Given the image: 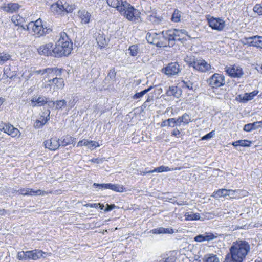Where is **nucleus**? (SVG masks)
Masks as SVG:
<instances>
[{
  "label": "nucleus",
  "instance_id": "nucleus-41",
  "mask_svg": "<svg viewBox=\"0 0 262 262\" xmlns=\"http://www.w3.org/2000/svg\"><path fill=\"white\" fill-rule=\"evenodd\" d=\"M171 20L173 22L178 23L181 20V12L178 10H176L172 16Z\"/></svg>",
  "mask_w": 262,
  "mask_h": 262
},
{
  "label": "nucleus",
  "instance_id": "nucleus-20",
  "mask_svg": "<svg viewBox=\"0 0 262 262\" xmlns=\"http://www.w3.org/2000/svg\"><path fill=\"white\" fill-rule=\"evenodd\" d=\"M216 236L211 233H205L203 234H200L194 237V241L197 242H203L204 241H210L214 239Z\"/></svg>",
  "mask_w": 262,
  "mask_h": 262
},
{
  "label": "nucleus",
  "instance_id": "nucleus-61",
  "mask_svg": "<svg viewBox=\"0 0 262 262\" xmlns=\"http://www.w3.org/2000/svg\"><path fill=\"white\" fill-rule=\"evenodd\" d=\"M75 102L74 100H73L72 101H70L69 102L68 105H67L68 107V111L70 110L72 107H73L75 105Z\"/></svg>",
  "mask_w": 262,
  "mask_h": 262
},
{
  "label": "nucleus",
  "instance_id": "nucleus-55",
  "mask_svg": "<svg viewBox=\"0 0 262 262\" xmlns=\"http://www.w3.org/2000/svg\"><path fill=\"white\" fill-rule=\"evenodd\" d=\"M165 172L164 166H161L160 167L155 168L152 170H150L149 171V172Z\"/></svg>",
  "mask_w": 262,
  "mask_h": 262
},
{
  "label": "nucleus",
  "instance_id": "nucleus-45",
  "mask_svg": "<svg viewBox=\"0 0 262 262\" xmlns=\"http://www.w3.org/2000/svg\"><path fill=\"white\" fill-rule=\"evenodd\" d=\"M75 9L74 5H69L67 3H64V12L72 13L73 11Z\"/></svg>",
  "mask_w": 262,
  "mask_h": 262
},
{
  "label": "nucleus",
  "instance_id": "nucleus-39",
  "mask_svg": "<svg viewBox=\"0 0 262 262\" xmlns=\"http://www.w3.org/2000/svg\"><path fill=\"white\" fill-rule=\"evenodd\" d=\"M178 88L177 86H170L169 87L168 90L166 92V95L168 96H173L175 97H178L177 92Z\"/></svg>",
  "mask_w": 262,
  "mask_h": 262
},
{
  "label": "nucleus",
  "instance_id": "nucleus-31",
  "mask_svg": "<svg viewBox=\"0 0 262 262\" xmlns=\"http://www.w3.org/2000/svg\"><path fill=\"white\" fill-rule=\"evenodd\" d=\"M152 232L154 234H172L173 233V230L172 228H164L160 227L152 230Z\"/></svg>",
  "mask_w": 262,
  "mask_h": 262
},
{
  "label": "nucleus",
  "instance_id": "nucleus-23",
  "mask_svg": "<svg viewBox=\"0 0 262 262\" xmlns=\"http://www.w3.org/2000/svg\"><path fill=\"white\" fill-rule=\"evenodd\" d=\"M49 98L43 97L39 96L38 98H33L31 99L32 106L35 107L36 106H41L47 103L48 100Z\"/></svg>",
  "mask_w": 262,
  "mask_h": 262
},
{
  "label": "nucleus",
  "instance_id": "nucleus-62",
  "mask_svg": "<svg viewBox=\"0 0 262 262\" xmlns=\"http://www.w3.org/2000/svg\"><path fill=\"white\" fill-rule=\"evenodd\" d=\"M47 104H48V106L51 108L55 106V108H56V103H55V101H50L48 99Z\"/></svg>",
  "mask_w": 262,
  "mask_h": 262
},
{
  "label": "nucleus",
  "instance_id": "nucleus-7",
  "mask_svg": "<svg viewBox=\"0 0 262 262\" xmlns=\"http://www.w3.org/2000/svg\"><path fill=\"white\" fill-rule=\"evenodd\" d=\"M148 42L155 44L157 47H165L166 43L162 41L161 32L160 33L148 32L146 36Z\"/></svg>",
  "mask_w": 262,
  "mask_h": 262
},
{
  "label": "nucleus",
  "instance_id": "nucleus-59",
  "mask_svg": "<svg viewBox=\"0 0 262 262\" xmlns=\"http://www.w3.org/2000/svg\"><path fill=\"white\" fill-rule=\"evenodd\" d=\"M8 124L4 123L2 122H0V130L4 131V132L6 133L7 130H5V128L6 127H8Z\"/></svg>",
  "mask_w": 262,
  "mask_h": 262
},
{
  "label": "nucleus",
  "instance_id": "nucleus-4",
  "mask_svg": "<svg viewBox=\"0 0 262 262\" xmlns=\"http://www.w3.org/2000/svg\"><path fill=\"white\" fill-rule=\"evenodd\" d=\"M51 77L50 78H51ZM52 78L48 80L45 84V88H49L50 91L55 92L58 90L62 89L64 86V80L61 78L57 76L52 77Z\"/></svg>",
  "mask_w": 262,
  "mask_h": 262
},
{
  "label": "nucleus",
  "instance_id": "nucleus-22",
  "mask_svg": "<svg viewBox=\"0 0 262 262\" xmlns=\"http://www.w3.org/2000/svg\"><path fill=\"white\" fill-rule=\"evenodd\" d=\"M132 7V6L126 1L121 0L120 4L118 6L117 10L124 16Z\"/></svg>",
  "mask_w": 262,
  "mask_h": 262
},
{
  "label": "nucleus",
  "instance_id": "nucleus-52",
  "mask_svg": "<svg viewBox=\"0 0 262 262\" xmlns=\"http://www.w3.org/2000/svg\"><path fill=\"white\" fill-rule=\"evenodd\" d=\"M182 82L183 83V86L184 87H186L187 88V89H189V90H192L193 89V83L190 82V81L189 80H183L182 81Z\"/></svg>",
  "mask_w": 262,
  "mask_h": 262
},
{
  "label": "nucleus",
  "instance_id": "nucleus-29",
  "mask_svg": "<svg viewBox=\"0 0 262 262\" xmlns=\"http://www.w3.org/2000/svg\"><path fill=\"white\" fill-rule=\"evenodd\" d=\"M50 113V112L49 111L46 117L41 116L39 119L36 120L34 124V127L35 128H39L43 126L49 120Z\"/></svg>",
  "mask_w": 262,
  "mask_h": 262
},
{
  "label": "nucleus",
  "instance_id": "nucleus-46",
  "mask_svg": "<svg viewBox=\"0 0 262 262\" xmlns=\"http://www.w3.org/2000/svg\"><path fill=\"white\" fill-rule=\"evenodd\" d=\"M181 120H182L183 124H188L189 122H191V117L189 115L185 113L181 116Z\"/></svg>",
  "mask_w": 262,
  "mask_h": 262
},
{
  "label": "nucleus",
  "instance_id": "nucleus-6",
  "mask_svg": "<svg viewBox=\"0 0 262 262\" xmlns=\"http://www.w3.org/2000/svg\"><path fill=\"white\" fill-rule=\"evenodd\" d=\"M162 41L166 43L165 46H173L176 40H181L180 38H177L174 30H168L166 31L161 32Z\"/></svg>",
  "mask_w": 262,
  "mask_h": 262
},
{
  "label": "nucleus",
  "instance_id": "nucleus-49",
  "mask_svg": "<svg viewBox=\"0 0 262 262\" xmlns=\"http://www.w3.org/2000/svg\"><path fill=\"white\" fill-rule=\"evenodd\" d=\"M253 10L254 12L257 13L259 15H262V6L261 4H256L254 6Z\"/></svg>",
  "mask_w": 262,
  "mask_h": 262
},
{
  "label": "nucleus",
  "instance_id": "nucleus-30",
  "mask_svg": "<svg viewBox=\"0 0 262 262\" xmlns=\"http://www.w3.org/2000/svg\"><path fill=\"white\" fill-rule=\"evenodd\" d=\"M147 19L154 25H159L163 20V19L161 16H158L156 14L148 15Z\"/></svg>",
  "mask_w": 262,
  "mask_h": 262
},
{
  "label": "nucleus",
  "instance_id": "nucleus-17",
  "mask_svg": "<svg viewBox=\"0 0 262 262\" xmlns=\"http://www.w3.org/2000/svg\"><path fill=\"white\" fill-rule=\"evenodd\" d=\"M235 191L231 189H220L213 192L212 196L215 198L226 197L227 196H233Z\"/></svg>",
  "mask_w": 262,
  "mask_h": 262
},
{
  "label": "nucleus",
  "instance_id": "nucleus-14",
  "mask_svg": "<svg viewBox=\"0 0 262 262\" xmlns=\"http://www.w3.org/2000/svg\"><path fill=\"white\" fill-rule=\"evenodd\" d=\"M53 46V45L52 43L42 45L38 49V52L40 55L54 56V52L53 51L54 48Z\"/></svg>",
  "mask_w": 262,
  "mask_h": 262
},
{
  "label": "nucleus",
  "instance_id": "nucleus-44",
  "mask_svg": "<svg viewBox=\"0 0 262 262\" xmlns=\"http://www.w3.org/2000/svg\"><path fill=\"white\" fill-rule=\"evenodd\" d=\"M10 58V56L8 53H0V64H4L6 61L8 60Z\"/></svg>",
  "mask_w": 262,
  "mask_h": 262
},
{
  "label": "nucleus",
  "instance_id": "nucleus-43",
  "mask_svg": "<svg viewBox=\"0 0 262 262\" xmlns=\"http://www.w3.org/2000/svg\"><path fill=\"white\" fill-rule=\"evenodd\" d=\"M177 38H180L181 40L184 38L183 36H187V32L184 29H174Z\"/></svg>",
  "mask_w": 262,
  "mask_h": 262
},
{
  "label": "nucleus",
  "instance_id": "nucleus-12",
  "mask_svg": "<svg viewBox=\"0 0 262 262\" xmlns=\"http://www.w3.org/2000/svg\"><path fill=\"white\" fill-rule=\"evenodd\" d=\"M208 23L210 27L217 31H222L225 27V21L220 18L212 17L208 19Z\"/></svg>",
  "mask_w": 262,
  "mask_h": 262
},
{
  "label": "nucleus",
  "instance_id": "nucleus-32",
  "mask_svg": "<svg viewBox=\"0 0 262 262\" xmlns=\"http://www.w3.org/2000/svg\"><path fill=\"white\" fill-rule=\"evenodd\" d=\"M203 262H220V260L216 255L208 254L203 258Z\"/></svg>",
  "mask_w": 262,
  "mask_h": 262
},
{
  "label": "nucleus",
  "instance_id": "nucleus-16",
  "mask_svg": "<svg viewBox=\"0 0 262 262\" xmlns=\"http://www.w3.org/2000/svg\"><path fill=\"white\" fill-rule=\"evenodd\" d=\"M43 143L45 147L51 150H55L60 146L59 140L56 137L51 138L50 139L45 141Z\"/></svg>",
  "mask_w": 262,
  "mask_h": 262
},
{
  "label": "nucleus",
  "instance_id": "nucleus-37",
  "mask_svg": "<svg viewBox=\"0 0 262 262\" xmlns=\"http://www.w3.org/2000/svg\"><path fill=\"white\" fill-rule=\"evenodd\" d=\"M258 93L257 91H253L250 93H245L243 98H241L243 102L252 100Z\"/></svg>",
  "mask_w": 262,
  "mask_h": 262
},
{
  "label": "nucleus",
  "instance_id": "nucleus-60",
  "mask_svg": "<svg viewBox=\"0 0 262 262\" xmlns=\"http://www.w3.org/2000/svg\"><path fill=\"white\" fill-rule=\"evenodd\" d=\"M115 207L116 206L114 204H112V205L107 204V207L104 209V211H105V212L110 211L112 210L113 209L115 208Z\"/></svg>",
  "mask_w": 262,
  "mask_h": 262
},
{
  "label": "nucleus",
  "instance_id": "nucleus-36",
  "mask_svg": "<svg viewBox=\"0 0 262 262\" xmlns=\"http://www.w3.org/2000/svg\"><path fill=\"white\" fill-rule=\"evenodd\" d=\"M251 143V142L250 141L247 140H240L233 142L232 145L235 147L237 146H241L242 147H249Z\"/></svg>",
  "mask_w": 262,
  "mask_h": 262
},
{
  "label": "nucleus",
  "instance_id": "nucleus-3",
  "mask_svg": "<svg viewBox=\"0 0 262 262\" xmlns=\"http://www.w3.org/2000/svg\"><path fill=\"white\" fill-rule=\"evenodd\" d=\"M27 30L29 32L34 33V35L37 37H39L49 33L51 30L44 28L42 25V21L38 19L35 21H31L27 26Z\"/></svg>",
  "mask_w": 262,
  "mask_h": 262
},
{
  "label": "nucleus",
  "instance_id": "nucleus-2",
  "mask_svg": "<svg viewBox=\"0 0 262 262\" xmlns=\"http://www.w3.org/2000/svg\"><path fill=\"white\" fill-rule=\"evenodd\" d=\"M72 49V43L69 41L67 34L65 32H61L60 38L57 41L55 47L54 48V56L61 57L68 56Z\"/></svg>",
  "mask_w": 262,
  "mask_h": 262
},
{
  "label": "nucleus",
  "instance_id": "nucleus-13",
  "mask_svg": "<svg viewBox=\"0 0 262 262\" xmlns=\"http://www.w3.org/2000/svg\"><path fill=\"white\" fill-rule=\"evenodd\" d=\"M140 14L141 13L140 11L132 6L125 13L124 17L129 21H136L140 17Z\"/></svg>",
  "mask_w": 262,
  "mask_h": 262
},
{
  "label": "nucleus",
  "instance_id": "nucleus-42",
  "mask_svg": "<svg viewBox=\"0 0 262 262\" xmlns=\"http://www.w3.org/2000/svg\"><path fill=\"white\" fill-rule=\"evenodd\" d=\"M152 88L153 87L151 86L149 88H148V89H145V90L141 91V92L136 93L133 96V98L135 99H138V98L142 97L145 94H146L147 93L149 92L152 89Z\"/></svg>",
  "mask_w": 262,
  "mask_h": 262
},
{
  "label": "nucleus",
  "instance_id": "nucleus-9",
  "mask_svg": "<svg viewBox=\"0 0 262 262\" xmlns=\"http://www.w3.org/2000/svg\"><path fill=\"white\" fill-rule=\"evenodd\" d=\"M208 84L213 88L223 86L225 84V77L221 74L215 73L207 81Z\"/></svg>",
  "mask_w": 262,
  "mask_h": 262
},
{
  "label": "nucleus",
  "instance_id": "nucleus-26",
  "mask_svg": "<svg viewBox=\"0 0 262 262\" xmlns=\"http://www.w3.org/2000/svg\"><path fill=\"white\" fill-rule=\"evenodd\" d=\"M85 146L90 149L93 147H96L99 146L97 142L94 141H89L87 140H83L79 141L77 144V146Z\"/></svg>",
  "mask_w": 262,
  "mask_h": 262
},
{
  "label": "nucleus",
  "instance_id": "nucleus-47",
  "mask_svg": "<svg viewBox=\"0 0 262 262\" xmlns=\"http://www.w3.org/2000/svg\"><path fill=\"white\" fill-rule=\"evenodd\" d=\"M107 4L117 9L118 6L120 4L121 0H106Z\"/></svg>",
  "mask_w": 262,
  "mask_h": 262
},
{
  "label": "nucleus",
  "instance_id": "nucleus-24",
  "mask_svg": "<svg viewBox=\"0 0 262 262\" xmlns=\"http://www.w3.org/2000/svg\"><path fill=\"white\" fill-rule=\"evenodd\" d=\"M78 16L81 19V23L88 24L91 18V14L85 10H80L78 12Z\"/></svg>",
  "mask_w": 262,
  "mask_h": 262
},
{
  "label": "nucleus",
  "instance_id": "nucleus-58",
  "mask_svg": "<svg viewBox=\"0 0 262 262\" xmlns=\"http://www.w3.org/2000/svg\"><path fill=\"white\" fill-rule=\"evenodd\" d=\"M20 16H13L12 17V21L16 25H18L19 24H20Z\"/></svg>",
  "mask_w": 262,
  "mask_h": 262
},
{
  "label": "nucleus",
  "instance_id": "nucleus-63",
  "mask_svg": "<svg viewBox=\"0 0 262 262\" xmlns=\"http://www.w3.org/2000/svg\"><path fill=\"white\" fill-rule=\"evenodd\" d=\"M102 159H98V158H93L91 160V161L93 163H101L103 162Z\"/></svg>",
  "mask_w": 262,
  "mask_h": 262
},
{
  "label": "nucleus",
  "instance_id": "nucleus-57",
  "mask_svg": "<svg viewBox=\"0 0 262 262\" xmlns=\"http://www.w3.org/2000/svg\"><path fill=\"white\" fill-rule=\"evenodd\" d=\"M93 186H94L95 187H99V188L101 189H107V184H98L95 183L93 184Z\"/></svg>",
  "mask_w": 262,
  "mask_h": 262
},
{
  "label": "nucleus",
  "instance_id": "nucleus-40",
  "mask_svg": "<svg viewBox=\"0 0 262 262\" xmlns=\"http://www.w3.org/2000/svg\"><path fill=\"white\" fill-rule=\"evenodd\" d=\"M55 103H56V109L57 110H63L67 105V102L64 99L56 100Z\"/></svg>",
  "mask_w": 262,
  "mask_h": 262
},
{
  "label": "nucleus",
  "instance_id": "nucleus-53",
  "mask_svg": "<svg viewBox=\"0 0 262 262\" xmlns=\"http://www.w3.org/2000/svg\"><path fill=\"white\" fill-rule=\"evenodd\" d=\"M176 258L174 255L171 254L169 256L165 259H163L160 262H176Z\"/></svg>",
  "mask_w": 262,
  "mask_h": 262
},
{
  "label": "nucleus",
  "instance_id": "nucleus-1",
  "mask_svg": "<svg viewBox=\"0 0 262 262\" xmlns=\"http://www.w3.org/2000/svg\"><path fill=\"white\" fill-rule=\"evenodd\" d=\"M251 249L250 245L245 240L238 239L233 242L229 248L226 259L230 262H243Z\"/></svg>",
  "mask_w": 262,
  "mask_h": 262
},
{
  "label": "nucleus",
  "instance_id": "nucleus-50",
  "mask_svg": "<svg viewBox=\"0 0 262 262\" xmlns=\"http://www.w3.org/2000/svg\"><path fill=\"white\" fill-rule=\"evenodd\" d=\"M116 71L114 68H113L110 70L109 73L108 74L107 77L113 81L115 80L116 78Z\"/></svg>",
  "mask_w": 262,
  "mask_h": 262
},
{
  "label": "nucleus",
  "instance_id": "nucleus-21",
  "mask_svg": "<svg viewBox=\"0 0 262 262\" xmlns=\"http://www.w3.org/2000/svg\"><path fill=\"white\" fill-rule=\"evenodd\" d=\"M51 11L55 14H60L64 12V4L62 1L59 0L51 6Z\"/></svg>",
  "mask_w": 262,
  "mask_h": 262
},
{
  "label": "nucleus",
  "instance_id": "nucleus-11",
  "mask_svg": "<svg viewBox=\"0 0 262 262\" xmlns=\"http://www.w3.org/2000/svg\"><path fill=\"white\" fill-rule=\"evenodd\" d=\"M225 71L230 76L234 78H240L244 74L242 68L236 65L226 67Z\"/></svg>",
  "mask_w": 262,
  "mask_h": 262
},
{
  "label": "nucleus",
  "instance_id": "nucleus-48",
  "mask_svg": "<svg viewBox=\"0 0 262 262\" xmlns=\"http://www.w3.org/2000/svg\"><path fill=\"white\" fill-rule=\"evenodd\" d=\"M72 141V139L71 137H67L61 141L60 146H65L68 144H71Z\"/></svg>",
  "mask_w": 262,
  "mask_h": 262
},
{
  "label": "nucleus",
  "instance_id": "nucleus-25",
  "mask_svg": "<svg viewBox=\"0 0 262 262\" xmlns=\"http://www.w3.org/2000/svg\"><path fill=\"white\" fill-rule=\"evenodd\" d=\"M43 256V252L41 251L34 250L27 251V259L36 260Z\"/></svg>",
  "mask_w": 262,
  "mask_h": 262
},
{
  "label": "nucleus",
  "instance_id": "nucleus-54",
  "mask_svg": "<svg viewBox=\"0 0 262 262\" xmlns=\"http://www.w3.org/2000/svg\"><path fill=\"white\" fill-rule=\"evenodd\" d=\"M169 121H173V124L178 126H180L183 123L182 120H181V117H179L177 119L175 118H171Z\"/></svg>",
  "mask_w": 262,
  "mask_h": 262
},
{
  "label": "nucleus",
  "instance_id": "nucleus-5",
  "mask_svg": "<svg viewBox=\"0 0 262 262\" xmlns=\"http://www.w3.org/2000/svg\"><path fill=\"white\" fill-rule=\"evenodd\" d=\"M188 66L195 70L201 72H206L211 69V66L203 59H196L188 62Z\"/></svg>",
  "mask_w": 262,
  "mask_h": 262
},
{
  "label": "nucleus",
  "instance_id": "nucleus-34",
  "mask_svg": "<svg viewBox=\"0 0 262 262\" xmlns=\"http://www.w3.org/2000/svg\"><path fill=\"white\" fill-rule=\"evenodd\" d=\"M96 39L98 46L101 48L105 47L107 44V40L105 37L102 34L98 33V35L96 36Z\"/></svg>",
  "mask_w": 262,
  "mask_h": 262
},
{
  "label": "nucleus",
  "instance_id": "nucleus-19",
  "mask_svg": "<svg viewBox=\"0 0 262 262\" xmlns=\"http://www.w3.org/2000/svg\"><path fill=\"white\" fill-rule=\"evenodd\" d=\"M246 39L251 46L262 48V36H253Z\"/></svg>",
  "mask_w": 262,
  "mask_h": 262
},
{
  "label": "nucleus",
  "instance_id": "nucleus-56",
  "mask_svg": "<svg viewBox=\"0 0 262 262\" xmlns=\"http://www.w3.org/2000/svg\"><path fill=\"white\" fill-rule=\"evenodd\" d=\"M214 135V132L212 131V132H210L209 133L206 134V135L204 136L202 138V140H208V139H211L212 137H213Z\"/></svg>",
  "mask_w": 262,
  "mask_h": 262
},
{
  "label": "nucleus",
  "instance_id": "nucleus-15",
  "mask_svg": "<svg viewBox=\"0 0 262 262\" xmlns=\"http://www.w3.org/2000/svg\"><path fill=\"white\" fill-rule=\"evenodd\" d=\"M20 7L18 3H4L0 8L7 13H12L18 11Z\"/></svg>",
  "mask_w": 262,
  "mask_h": 262
},
{
  "label": "nucleus",
  "instance_id": "nucleus-8",
  "mask_svg": "<svg viewBox=\"0 0 262 262\" xmlns=\"http://www.w3.org/2000/svg\"><path fill=\"white\" fill-rule=\"evenodd\" d=\"M46 73L48 78L54 76H60L62 73V69H59L57 68H46L42 70H34L32 72L30 75L41 74L43 75Z\"/></svg>",
  "mask_w": 262,
  "mask_h": 262
},
{
  "label": "nucleus",
  "instance_id": "nucleus-35",
  "mask_svg": "<svg viewBox=\"0 0 262 262\" xmlns=\"http://www.w3.org/2000/svg\"><path fill=\"white\" fill-rule=\"evenodd\" d=\"M129 53L131 56H136L140 53L139 47L138 45H133L128 48Z\"/></svg>",
  "mask_w": 262,
  "mask_h": 262
},
{
  "label": "nucleus",
  "instance_id": "nucleus-64",
  "mask_svg": "<svg viewBox=\"0 0 262 262\" xmlns=\"http://www.w3.org/2000/svg\"><path fill=\"white\" fill-rule=\"evenodd\" d=\"M180 134V132L177 128L173 129V130L171 134L173 136H174L176 137H178V135H179Z\"/></svg>",
  "mask_w": 262,
  "mask_h": 262
},
{
  "label": "nucleus",
  "instance_id": "nucleus-27",
  "mask_svg": "<svg viewBox=\"0 0 262 262\" xmlns=\"http://www.w3.org/2000/svg\"><path fill=\"white\" fill-rule=\"evenodd\" d=\"M5 130H7L6 133L12 137H19L20 135V131L11 124H8V127H6Z\"/></svg>",
  "mask_w": 262,
  "mask_h": 262
},
{
  "label": "nucleus",
  "instance_id": "nucleus-10",
  "mask_svg": "<svg viewBox=\"0 0 262 262\" xmlns=\"http://www.w3.org/2000/svg\"><path fill=\"white\" fill-rule=\"evenodd\" d=\"M162 72L168 77H171L180 72V65L177 62L170 63L165 68L162 69Z\"/></svg>",
  "mask_w": 262,
  "mask_h": 262
},
{
  "label": "nucleus",
  "instance_id": "nucleus-33",
  "mask_svg": "<svg viewBox=\"0 0 262 262\" xmlns=\"http://www.w3.org/2000/svg\"><path fill=\"white\" fill-rule=\"evenodd\" d=\"M107 189L118 192H122L125 189L122 185H120L119 184H113L111 183H107Z\"/></svg>",
  "mask_w": 262,
  "mask_h": 262
},
{
  "label": "nucleus",
  "instance_id": "nucleus-28",
  "mask_svg": "<svg viewBox=\"0 0 262 262\" xmlns=\"http://www.w3.org/2000/svg\"><path fill=\"white\" fill-rule=\"evenodd\" d=\"M262 127V121H257L253 123H249L245 125L244 130L246 132H250L253 129H258Z\"/></svg>",
  "mask_w": 262,
  "mask_h": 262
},
{
  "label": "nucleus",
  "instance_id": "nucleus-51",
  "mask_svg": "<svg viewBox=\"0 0 262 262\" xmlns=\"http://www.w3.org/2000/svg\"><path fill=\"white\" fill-rule=\"evenodd\" d=\"M17 257L19 260H27V251H20L18 252Z\"/></svg>",
  "mask_w": 262,
  "mask_h": 262
},
{
  "label": "nucleus",
  "instance_id": "nucleus-38",
  "mask_svg": "<svg viewBox=\"0 0 262 262\" xmlns=\"http://www.w3.org/2000/svg\"><path fill=\"white\" fill-rule=\"evenodd\" d=\"M185 220L187 221H193L200 219V214L198 213H191L189 214L188 212H186L185 214Z\"/></svg>",
  "mask_w": 262,
  "mask_h": 262
},
{
  "label": "nucleus",
  "instance_id": "nucleus-18",
  "mask_svg": "<svg viewBox=\"0 0 262 262\" xmlns=\"http://www.w3.org/2000/svg\"><path fill=\"white\" fill-rule=\"evenodd\" d=\"M20 194L22 195H44L47 194L45 191H42L41 190H34L30 188H24L21 189L19 191Z\"/></svg>",
  "mask_w": 262,
  "mask_h": 262
}]
</instances>
